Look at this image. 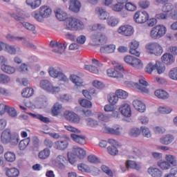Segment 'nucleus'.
Listing matches in <instances>:
<instances>
[{"label": "nucleus", "mask_w": 177, "mask_h": 177, "mask_svg": "<svg viewBox=\"0 0 177 177\" xmlns=\"http://www.w3.org/2000/svg\"><path fill=\"white\" fill-rule=\"evenodd\" d=\"M174 10V5L171 3H165L164 6L162 7V12L163 13H169Z\"/></svg>", "instance_id": "nucleus-42"}, {"label": "nucleus", "mask_w": 177, "mask_h": 177, "mask_svg": "<svg viewBox=\"0 0 177 177\" xmlns=\"http://www.w3.org/2000/svg\"><path fill=\"white\" fill-rule=\"evenodd\" d=\"M140 129L145 138H151V132H150L149 128L146 127H141Z\"/></svg>", "instance_id": "nucleus-59"}, {"label": "nucleus", "mask_w": 177, "mask_h": 177, "mask_svg": "<svg viewBox=\"0 0 177 177\" xmlns=\"http://www.w3.org/2000/svg\"><path fill=\"white\" fill-rule=\"evenodd\" d=\"M28 114L32 118H36L37 120H39V121H41V122H44L45 124H49V122H50L49 118L45 117L41 114H35L32 113H29Z\"/></svg>", "instance_id": "nucleus-32"}, {"label": "nucleus", "mask_w": 177, "mask_h": 177, "mask_svg": "<svg viewBox=\"0 0 177 177\" xmlns=\"http://www.w3.org/2000/svg\"><path fill=\"white\" fill-rule=\"evenodd\" d=\"M40 87L47 92H50V93H59L60 92V87L53 86L52 83L46 80L40 82Z\"/></svg>", "instance_id": "nucleus-7"}, {"label": "nucleus", "mask_w": 177, "mask_h": 177, "mask_svg": "<svg viewBox=\"0 0 177 177\" xmlns=\"http://www.w3.org/2000/svg\"><path fill=\"white\" fill-rule=\"evenodd\" d=\"M124 9L127 10V12H135L136 9H138V7L136 4L132 2H127L124 5Z\"/></svg>", "instance_id": "nucleus-41"}, {"label": "nucleus", "mask_w": 177, "mask_h": 177, "mask_svg": "<svg viewBox=\"0 0 177 177\" xmlns=\"http://www.w3.org/2000/svg\"><path fill=\"white\" fill-rule=\"evenodd\" d=\"M119 111L124 117L129 118L132 115V110L131 106L129 104H123L119 107Z\"/></svg>", "instance_id": "nucleus-14"}, {"label": "nucleus", "mask_w": 177, "mask_h": 177, "mask_svg": "<svg viewBox=\"0 0 177 177\" xmlns=\"http://www.w3.org/2000/svg\"><path fill=\"white\" fill-rule=\"evenodd\" d=\"M54 12L57 19L59 21H64V30H68V31H81V30H84L85 26L82 21L77 18L68 17L66 12L60 8L55 9Z\"/></svg>", "instance_id": "nucleus-2"}, {"label": "nucleus", "mask_w": 177, "mask_h": 177, "mask_svg": "<svg viewBox=\"0 0 177 177\" xmlns=\"http://www.w3.org/2000/svg\"><path fill=\"white\" fill-rule=\"evenodd\" d=\"M73 151L76 154V156H77L79 158H80V160L85 158V156H86V151L84 150V149L77 146L73 147Z\"/></svg>", "instance_id": "nucleus-26"}, {"label": "nucleus", "mask_w": 177, "mask_h": 177, "mask_svg": "<svg viewBox=\"0 0 177 177\" xmlns=\"http://www.w3.org/2000/svg\"><path fill=\"white\" fill-rule=\"evenodd\" d=\"M68 147V142L66 140H58L54 142V149L55 150H59L61 151H64Z\"/></svg>", "instance_id": "nucleus-15"}, {"label": "nucleus", "mask_w": 177, "mask_h": 177, "mask_svg": "<svg viewBox=\"0 0 177 177\" xmlns=\"http://www.w3.org/2000/svg\"><path fill=\"white\" fill-rule=\"evenodd\" d=\"M115 93L119 99H127L128 97V93L122 89L117 90Z\"/></svg>", "instance_id": "nucleus-50"}, {"label": "nucleus", "mask_w": 177, "mask_h": 177, "mask_svg": "<svg viewBox=\"0 0 177 177\" xmlns=\"http://www.w3.org/2000/svg\"><path fill=\"white\" fill-rule=\"evenodd\" d=\"M107 75L111 77L112 78H116L118 81H124L125 85L129 88H135L142 92V93H149V83L145 80V79H140L139 84L133 83L129 81H125L131 78L129 73L125 71L123 66H117L115 68H109L106 71Z\"/></svg>", "instance_id": "nucleus-1"}, {"label": "nucleus", "mask_w": 177, "mask_h": 177, "mask_svg": "<svg viewBox=\"0 0 177 177\" xmlns=\"http://www.w3.org/2000/svg\"><path fill=\"white\" fill-rule=\"evenodd\" d=\"M64 117L66 120L70 121V122H73L74 124H80L81 120L77 113L70 111H66L64 113Z\"/></svg>", "instance_id": "nucleus-10"}, {"label": "nucleus", "mask_w": 177, "mask_h": 177, "mask_svg": "<svg viewBox=\"0 0 177 177\" xmlns=\"http://www.w3.org/2000/svg\"><path fill=\"white\" fill-rule=\"evenodd\" d=\"M69 10L74 13H78L81 10V2L78 0H70L69 1Z\"/></svg>", "instance_id": "nucleus-17"}, {"label": "nucleus", "mask_w": 177, "mask_h": 177, "mask_svg": "<svg viewBox=\"0 0 177 177\" xmlns=\"http://www.w3.org/2000/svg\"><path fill=\"white\" fill-rule=\"evenodd\" d=\"M24 27L26 28V30H29V31H32L33 34H37V31L35 30V26L30 23L24 22L22 24Z\"/></svg>", "instance_id": "nucleus-57"}, {"label": "nucleus", "mask_w": 177, "mask_h": 177, "mask_svg": "<svg viewBox=\"0 0 177 177\" xmlns=\"http://www.w3.org/2000/svg\"><path fill=\"white\" fill-rule=\"evenodd\" d=\"M95 92L96 90H95V88H92L91 91H88L87 90H83L82 94L84 95V97L91 100V99H92V95L95 94Z\"/></svg>", "instance_id": "nucleus-48"}, {"label": "nucleus", "mask_w": 177, "mask_h": 177, "mask_svg": "<svg viewBox=\"0 0 177 177\" xmlns=\"http://www.w3.org/2000/svg\"><path fill=\"white\" fill-rule=\"evenodd\" d=\"M67 156L69 162L72 165L75 164L77 161V160L75 159V154L72 152H68Z\"/></svg>", "instance_id": "nucleus-64"}, {"label": "nucleus", "mask_w": 177, "mask_h": 177, "mask_svg": "<svg viewBox=\"0 0 177 177\" xmlns=\"http://www.w3.org/2000/svg\"><path fill=\"white\" fill-rule=\"evenodd\" d=\"M161 60L162 63L165 64H172L174 62H175V59L174 58V55L169 53H165L161 57Z\"/></svg>", "instance_id": "nucleus-25"}, {"label": "nucleus", "mask_w": 177, "mask_h": 177, "mask_svg": "<svg viewBox=\"0 0 177 177\" xmlns=\"http://www.w3.org/2000/svg\"><path fill=\"white\" fill-rule=\"evenodd\" d=\"M149 19H150V15L145 10L136 11L133 15V20L138 24H144L146 21H149Z\"/></svg>", "instance_id": "nucleus-6"}, {"label": "nucleus", "mask_w": 177, "mask_h": 177, "mask_svg": "<svg viewBox=\"0 0 177 177\" xmlns=\"http://www.w3.org/2000/svg\"><path fill=\"white\" fill-rule=\"evenodd\" d=\"M26 3L31 9H38L42 4V0H26Z\"/></svg>", "instance_id": "nucleus-27"}, {"label": "nucleus", "mask_w": 177, "mask_h": 177, "mask_svg": "<svg viewBox=\"0 0 177 177\" xmlns=\"http://www.w3.org/2000/svg\"><path fill=\"white\" fill-rule=\"evenodd\" d=\"M111 9L113 10V12H122V10L124 9V3L118 2L117 3L111 6Z\"/></svg>", "instance_id": "nucleus-45"}, {"label": "nucleus", "mask_w": 177, "mask_h": 177, "mask_svg": "<svg viewBox=\"0 0 177 177\" xmlns=\"http://www.w3.org/2000/svg\"><path fill=\"white\" fill-rule=\"evenodd\" d=\"M141 131L138 128H133L129 131V135L132 138H138L140 135Z\"/></svg>", "instance_id": "nucleus-56"}, {"label": "nucleus", "mask_w": 177, "mask_h": 177, "mask_svg": "<svg viewBox=\"0 0 177 177\" xmlns=\"http://www.w3.org/2000/svg\"><path fill=\"white\" fill-rule=\"evenodd\" d=\"M21 95L23 97H31L34 95V89L32 88H26L23 90Z\"/></svg>", "instance_id": "nucleus-40"}, {"label": "nucleus", "mask_w": 177, "mask_h": 177, "mask_svg": "<svg viewBox=\"0 0 177 177\" xmlns=\"http://www.w3.org/2000/svg\"><path fill=\"white\" fill-rule=\"evenodd\" d=\"M101 169L102 171L104 172V174H106L108 176L113 177L114 176V173H113V171L109 168V167L103 165L101 166Z\"/></svg>", "instance_id": "nucleus-55"}, {"label": "nucleus", "mask_w": 177, "mask_h": 177, "mask_svg": "<svg viewBox=\"0 0 177 177\" xmlns=\"http://www.w3.org/2000/svg\"><path fill=\"white\" fill-rule=\"evenodd\" d=\"M71 137L73 139V141L78 143V145H82V146L86 145V137H85V136L71 134Z\"/></svg>", "instance_id": "nucleus-21"}, {"label": "nucleus", "mask_w": 177, "mask_h": 177, "mask_svg": "<svg viewBox=\"0 0 177 177\" xmlns=\"http://www.w3.org/2000/svg\"><path fill=\"white\" fill-rule=\"evenodd\" d=\"M20 175V171L16 167H6V176L8 177H17Z\"/></svg>", "instance_id": "nucleus-28"}, {"label": "nucleus", "mask_w": 177, "mask_h": 177, "mask_svg": "<svg viewBox=\"0 0 177 177\" xmlns=\"http://www.w3.org/2000/svg\"><path fill=\"white\" fill-rule=\"evenodd\" d=\"M147 172L152 177L162 176V171L161 170H160V169L154 167H150L149 168H148Z\"/></svg>", "instance_id": "nucleus-29"}, {"label": "nucleus", "mask_w": 177, "mask_h": 177, "mask_svg": "<svg viewBox=\"0 0 177 177\" xmlns=\"http://www.w3.org/2000/svg\"><path fill=\"white\" fill-rule=\"evenodd\" d=\"M31 141L30 137L26 138L22 140H21L19 143V150H26L28 145H30V142Z\"/></svg>", "instance_id": "nucleus-37"}, {"label": "nucleus", "mask_w": 177, "mask_h": 177, "mask_svg": "<svg viewBox=\"0 0 177 177\" xmlns=\"http://www.w3.org/2000/svg\"><path fill=\"white\" fill-rule=\"evenodd\" d=\"M156 68L158 71V74H162V73H164V71H165V66L164 65V64L156 61Z\"/></svg>", "instance_id": "nucleus-47"}, {"label": "nucleus", "mask_w": 177, "mask_h": 177, "mask_svg": "<svg viewBox=\"0 0 177 177\" xmlns=\"http://www.w3.org/2000/svg\"><path fill=\"white\" fill-rule=\"evenodd\" d=\"M95 13L100 20H106L109 17V12L102 7H97L95 8Z\"/></svg>", "instance_id": "nucleus-22"}, {"label": "nucleus", "mask_w": 177, "mask_h": 177, "mask_svg": "<svg viewBox=\"0 0 177 177\" xmlns=\"http://www.w3.org/2000/svg\"><path fill=\"white\" fill-rule=\"evenodd\" d=\"M10 82V77L8 75L0 73V84H9Z\"/></svg>", "instance_id": "nucleus-52"}, {"label": "nucleus", "mask_w": 177, "mask_h": 177, "mask_svg": "<svg viewBox=\"0 0 177 177\" xmlns=\"http://www.w3.org/2000/svg\"><path fill=\"white\" fill-rule=\"evenodd\" d=\"M104 131H105L106 133H110L111 135H117L118 136L124 132V129H122V127H115L113 128L104 127Z\"/></svg>", "instance_id": "nucleus-13"}, {"label": "nucleus", "mask_w": 177, "mask_h": 177, "mask_svg": "<svg viewBox=\"0 0 177 177\" xmlns=\"http://www.w3.org/2000/svg\"><path fill=\"white\" fill-rule=\"evenodd\" d=\"M40 13L44 19H48L52 15V9L48 6H42L39 8Z\"/></svg>", "instance_id": "nucleus-23"}, {"label": "nucleus", "mask_w": 177, "mask_h": 177, "mask_svg": "<svg viewBox=\"0 0 177 177\" xmlns=\"http://www.w3.org/2000/svg\"><path fill=\"white\" fill-rule=\"evenodd\" d=\"M50 157V149L45 148L38 153V158L40 160H46Z\"/></svg>", "instance_id": "nucleus-31"}, {"label": "nucleus", "mask_w": 177, "mask_h": 177, "mask_svg": "<svg viewBox=\"0 0 177 177\" xmlns=\"http://www.w3.org/2000/svg\"><path fill=\"white\" fill-rule=\"evenodd\" d=\"M6 113H8V115L10 117H17V111H16V109L13 107L8 106Z\"/></svg>", "instance_id": "nucleus-60"}, {"label": "nucleus", "mask_w": 177, "mask_h": 177, "mask_svg": "<svg viewBox=\"0 0 177 177\" xmlns=\"http://www.w3.org/2000/svg\"><path fill=\"white\" fill-rule=\"evenodd\" d=\"M84 69L90 73H93V74H99V68L93 65H85Z\"/></svg>", "instance_id": "nucleus-46"}, {"label": "nucleus", "mask_w": 177, "mask_h": 177, "mask_svg": "<svg viewBox=\"0 0 177 177\" xmlns=\"http://www.w3.org/2000/svg\"><path fill=\"white\" fill-rule=\"evenodd\" d=\"M118 95L116 93H111L109 95V102L112 106H114V104L118 103Z\"/></svg>", "instance_id": "nucleus-44"}, {"label": "nucleus", "mask_w": 177, "mask_h": 177, "mask_svg": "<svg viewBox=\"0 0 177 177\" xmlns=\"http://www.w3.org/2000/svg\"><path fill=\"white\" fill-rule=\"evenodd\" d=\"M165 160L169 162V164H171V165H176V157L173 155H166Z\"/></svg>", "instance_id": "nucleus-54"}, {"label": "nucleus", "mask_w": 177, "mask_h": 177, "mask_svg": "<svg viewBox=\"0 0 177 177\" xmlns=\"http://www.w3.org/2000/svg\"><path fill=\"white\" fill-rule=\"evenodd\" d=\"M70 80L76 86H82V84H84L82 78L75 75H71Z\"/></svg>", "instance_id": "nucleus-34"}, {"label": "nucleus", "mask_w": 177, "mask_h": 177, "mask_svg": "<svg viewBox=\"0 0 177 177\" xmlns=\"http://www.w3.org/2000/svg\"><path fill=\"white\" fill-rule=\"evenodd\" d=\"M77 169L79 171H81V172H89V171H91L89 167L84 163L78 165Z\"/></svg>", "instance_id": "nucleus-62"}, {"label": "nucleus", "mask_w": 177, "mask_h": 177, "mask_svg": "<svg viewBox=\"0 0 177 177\" xmlns=\"http://www.w3.org/2000/svg\"><path fill=\"white\" fill-rule=\"evenodd\" d=\"M175 140V137L173 135L167 134L160 138V143L162 145H171Z\"/></svg>", "instance_id": "nucleus-30"}, {"label": "nucleus", "mask_w": 177, "mask_h": 177, "mask_svg": "<svg viewBox=\"0 0 177 177\" xmlns=\"http://www.w3.org/2000/svg\"><path fill=\"white\" fill-rule=\"evenodd\" d=\"M169 77L171 80L177 81V68H174L169 71Z\"/></svg>", "instance_id": "nucleus-61"}, {"label": "nucleus", "mask_w": 177, "mask_h": 177, "mask_svg": "<svg viewBox=\"0 0 177 177\" xmlns=\"http://www.w3.org/2000/svg\"><path fill=\"white\" fill-rule=\"evenodd\" d=\"M129 53L131 55H134V56H137L139 57L140 56V52L138 51V48H139V43L138 41L133 40L129 44Z\"/></svg>", "instance_id": "nucleus-16"}, {"label": "nucleus", "mask_w": 177, "mask_h": 177, "mask_svg": "<svg viewBox=\"0 0 177 177\" xmlns=\"http://www.w3.org/2000/svg\"><path fill=\"white\" fill-rule=\"evenodd\" d=\"M147 53L155 55V56H161L164 52L162 46L157 42L149 43L145 46Z\"/></svg>", "instance_id": "nucleus-4"}, {"label": "nucleus", "mask_w": 177, "mask_h": 177, "mask_svg": "<svg viewBox=\"0 0 177 177\" xmlns=\"http://www.w3.org/2000/svg\"><path fill=\"white\" fill-rule=\"evenodd\" d=\"M48 73L53 78H59V81L68 82V78L60 71V68L50 67Z\"/></svg>", "instance_id": "nucleus-5"}, {"label": "nucleus", "mask_w": 177, "mask_h": 177, "mask_svg": "<svg viewBox=\"0 0 177 177\" xmlns=\"http://www.w3.org/2000/svg\"><path fill=\"white\" fill-rule=\"evenodd\" d=\"M63 106H62V104H59L58 102H56L52 109V114L53 115H59L62 111V109Z\"/></svg>", "instance_id": "nucleus-39"}, {"label": "nucleus", "mask_w": 177, "mask_h": 177, "mask_svg": "<svg viewBox=\"0 0 177 177\" xmlns=\"http://www.w3.org/2000/svg\"><path fill=\"white\" fill-rule=\"evenodd\" d=\"M107 23L111 27H115L118 24V19L114 17H110L107 19Z\"/></svg>", "instance_id": "nucleus-53"}, {"label": "nucleus", "mask_w": 177, "mask_h": 177, "mask_svg": "<svg viewBox=\"0 0 177 177\" xmlns=\"http://www.w3.org/2000/svg\"><path fill=\"white\" fill-rule=\"evenodd\" d=\"M1 68L6 74H15L16 73V68L10 65L3 64L1 66Z\"/></svg>", "instance_id": "nucleus-33"}, {"label": "nucleus", "mask_w": 177, "mask_h": 177, "mask_svg": "<svg viewBox=\"0 0 177 177\" xmlns=\"http://www.w3.org/2000/svg\"><path fill=\"white\" fill-rule=\"evenodd\" d=\"M155 95L157 96L159 99H168L169 97V94L164 90H156L155 91Z\"/></svg>", "instance_id": "nucleus-36"}, {"label": "nucleus", "mask_w": 177, "mask_h": 177, "mask_svg": "<svg viewBox=\"0 0 177 177\" xmlns=\"http://www.w3.org/2000/svg\"><path fill=\"white\" fill-rule=\"evenodd\" d=\"M80 104L82 107H85L86 109L92 108V102L88 100L82 99L80 100Z\"/></svg>", "instance_id": "nucleus-51"}, {"label": "nucleus", "mask_w": 177, "mask_h": 177, "mask_svg": "<svg viewBox=\"0 0 177 177\" xmlns=\"http://www.w3.org/2000/svg\"><path fill=\"white\" fill-rule=\"evenodd\" d=\"M31 16L32 17H33V19H36L37 21H39L40 23H41V21H44V17L41 14V11L38 12L37 10H35L31 13Z\"/></svg>", "instance_id": "nucleus-43"}, {"label": "nucleus", "mask_w": 177, "mask_h": 177, "mask_svg": "<svg viewBox=\"0 0 177 177\" xmlns=\"http://www.w3.org/2000/svg\"><path fill=\"white\" fill-rule=\"evenodd\" d=\"M125 167L127 169H136V171H139L140 170V168H142V164H140V162L128 160L125 162Z\"/></svg>", "instance_id": "nucleus-19"}, {"label": "nucleus", "mask_w": 177, "mask_h": 177, "mask_svg": "<svg viewBox=\"0 0 177 177\" xmlns=\"http://www.w3.org/2000/svg\"><path fill=\"white\" fill-rule=\"evenodd\" d=\"M91 38L93 42H95V45H103V44L107 43V37L103 33H95L91 35Z\"/></svg>", "instance_id": "nucleus-9"}, {"label": "nucleus", "mask_w": 177, "mask_h": 177, "mask_svg": "<svg viewBox=\"0 0 177 177\" xmlns=\"http://www.w3.org/2000/svg\"><path fill=\"white\" fill-rule=\"evenodd\" d=\"M3 48H6V52L10 53V55H16L17 50H20V48L15 47V46H10L9 44H6L2 41H0V50H2Z\"/></svg>", "instance_id": "nucleus-12"}, {"label": "nucleus", "mask_w": 177, "mask_h": 177, "mask_svg": "<svg viewBox=\"0 0 177 177\" xmlns=\"http://www.w3.org/2000/svg\"><path fill=\"white\" fill-rule=\"evenodd\" d=\"M124 60L125 63L132 66L135 68H143V63L142 61L136 57H132L131 55H127L124 57Z\"/></svg>", "instance_id": "nucleus-8"}, {"label": "nucleus", "mask_w": 177, "mask_h": 177, "mask_svg": "<svg viewBox=\"0 0 177 177\" xmlns=\"http://www.w3.org/2000/svg\"><path fill=\"white\" fill-rule=\"evenodd\" d=\"M50 46L51 48H56V49L53 50V52H55V50H59V49H63V44L62 43H59V41H51L50 42Z\"/></svg>", "instance_id": "nucleus-49"}, {"label": "nucleus", "mask_w": 177, "mask_h": 177, "mask_svg": "<svg viewBox=\"0 0 177 177\" xmlns=\"http://www.w3.org/2000/svg\"><path fill=\"white\" fill-rule=\"evenodd\" d=\"M118 32L125 37H131L133 35V28L129 25L122 26L118 28Z\"/></svg>", "instance_id": "nucleus-11"}, {"label": "nucleus", "mask_w": 177, "mask_h": 177, "mask_svg": "<svg viewBox=\"0 0 177 177\" xmlns=\"http://www.w3.org/2000/svg\"><path fill=\"white\" fill-rule=\"evenodd\" d=\"M158 167L163 170L169 169L171 168V164L167 161H162L158 162Z\"/></svg>", "instance_id": "nucleus-58"}, {"label": "nucleus", "mask_w": 177, "mask_h": 177, "mask_svg": "<svg viewBox=\"0 0 177 177\" xmlns=\"http://www.w3.org/2000/svg\"><path fill=\"white\" fill-rule=\"evenodd\" d=\"M10 136H12V132L10 129H5L1 136V142L3 145H8L9 143V140L10 139Z\"/></svg>", "instance_id": "nucleus-20"}, {"label": "nucleus", "mask_w": 177, "mask_h": 177, "mask_svg": "<svg viewBox=\"0 0 177 177\" xmlns=\"http://www.w3.org/2000/svg\"><path fill=\"white\" fill-rule=\"evenodd\" d=\"M167 34V27L162 24L153 26L150 31V37L152 39H160Z\"/></svg>", "instance_id": "nucleus-3"}, {"label": "nucleus", "mask_w": 177, "mask_h": 177, "mask_svg": "<svg viewBox=\"0 0 177 177\" xmlns=\"http://www.w3.org/2000/svg\"><path fill=\"white\" fill-rule=\"evenodd\" d=\"M174 167H172L170 170V173L165 174V177H176L175 175L177 174V165H173Z\"/></svg>", "instance_id": "nucleus-63"}, {"label": "nucleus", "mask_w": 177, "mask_h": 177, "mask_svg": "<svg viewBox=\"0 0 177 177\" xmlns=\"http://www.w3.org/2000/svg\"><path fill=\"white\" fill-rule=\"evenodd\" d=\"M133 106L136 110L140 113H145L146 111V105L142 101L136 100L133 102Z\"/></svg>", "instance_id": "nucleus-24"}, {"label": "nucleus", "mask_w": 177, "mask_h": 177, "mask_svg": "<svg viewBox=\"0 0 177 177\" xmlns=\"http://www.w3.org/2000/svg\"><path fill=\"white\" fill-rule=\"evenodd\" d=\"M4 158L8 162L16 161V154L12 151H7L4 153Z\"/></svg>", "instance_id": "nucleus-35"}, {"label": "nucleus", "mask_w": 177, "mask_h": 177, "mask_svg": "<svg viewBox=\"0 0 177 177\" xmlns=\"http://www.w3.org/2000/svg\"><path fill=\"white\" fill-rule=\"evenodd\" d=\"M19 140H20L19 134H11L8 143H10L11 146H16L19 143Z\"/></svg>", "instance_id": "nucleus-38"}, {"label": "nucleus", "mask_w": 177, "mask_h": 177, "mask_svg": "<svg viewBox=\"0 0 177 177\" xmlns=\"http://www.w3.org/2000/svg\"><path fill=\"white\" fill-rule=\"evenodd\" d=\"M100 52L101 53H105V55L114 53L115 52V45L113 44L104 45L100 48Z\"/></svg>", "instance_id": "nucleus-18"}]
</instances>
